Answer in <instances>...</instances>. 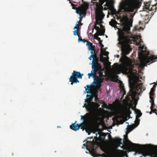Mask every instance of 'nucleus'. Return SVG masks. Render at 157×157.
I'll return each instance as SVG.
<instances>
[{
    "mask_svg": "<svg viewBox=\"0 0 157 157\" xmlns=\"http://www.w3.org/2000/svg\"><path fill=\"white\" fill-rule=\"evenodd\" d=\"M143 147H148V145L146 144V145H143Z\"/></svg>",
    "mask_w": 157,
    "mask_h": 157,
    "instance_id": "2f4dec72",
    "label": "nucleus"
},
{
    "mask_svg": "<svg viewBox=\"0 0 157 157\" xmlns=\"http://www.w3.org/2000/svg\"><path fill=\"white\" fill-rule=\"evenodd\" d=\"M149 155L150 157H157V154H152Z\"/></svg>",
    "mask_w": 157,
    "mask_h": 157,
    "instance_id": "5701e85b",
    "label": "nucleus"
},
{
    "mask_svg": "<svg viewBox=\"0 0 157 157\" xmlns=\"http://www.w3.org/2000/svg\"><path fill=\"white\" fill-rule=\"evenodd\" d=\"M155 113L157 115V113Z\"/></svg>",
    "mask_w": 157,
    "mask_h": 157,
    "instance_id": "864d4df0",
    "label": "nucleus"
},
{
    "mask_svg": "<svg viewBox=\"0 0 157 157\" xmlns=\"http://www.w3.org/2000/svg\"><path fill=\"white\" fill-rule=\"evenodd\" d=\"M86 45L87 47L88 48L91 46L90 44V43H87L86 44Z\"/></svg>",
    "mask_w": 157,
    "mask_h": 157,
    "instance_id": "a878e982",
    "label": "nucleus"
},
{
    "mask_svg": "<svg viewBox=\"0 0 157 157\" xmlns=\"http://www.w3.org/2000/svg\"><path fill=\"white\" fill-rule=\"evenodd\" d=\"M97 132V131H94L92 132V133H93V134H96V132Z\"/></svg>",
    "mask_w": 157,
    "mask_h": 157,
    "instance_id": "e433bc0d",
    "label": "nucleus"
},
{
    "mask_svg": "<svg viewBox=\"0 0 157 157\" xmlns=\"http://www.w3.org/2000/svg\"><path fill=\"white\" fill-rule=\"evenodd\" d=\"M141 53H139V57L141 63L145 64L150 63V61L157 59V57L152 56H149L147 53H144V51Z\"/></svg>",
    "mask_w": 157,
    "mask_h": 157,
    "instance_id": "39448f33",
    "label": "nucleus"
},
{
    "mask_svg": "<svg viewBox=\"0 0 157 157\" xmlns=\"http://www.w3.org/2000/svg\"><path fill=\"white\" fill-rule=\"evenodd\" d=\"M78 42L80 43L82 42V39H80L79 37H78Z\"/></svg>",
    "mask_w": 157,
    "mask_h": 157,
    "instance_id": "c85d7f7f",
    "label": "nucleus"
},
{
    "mask_svg": "<svg viewBox=\"0 0 157 157\" xmlns=\"http://www.w3.org/2000/svg\"><path fill=\"white\" fill-rule=\"evenodd\" d=\"M116 12H117V11L114 8H113L112 9V10H111V15L112 16H113L115 14Z\"/></svg>",
    "mask_w": 157,
    "mask_h": 157,
    "instance_id": "6ab92c4d",
    "label": "nucleus"
},
{
    "mask_svg": "<svg viewBox=\"0 0 157 157\" xmlns=\"http://www.w3.org/2000/svg\"><path fill=\"white\" fill-rule=\"evenodd\" d=\"M106 109H108V108H106Z\"/></svg>",
    "mask_w": 157,
    "mask_h": 157,
    "instance_id": "8fccbe9b",
    "label": "nucleus"
},
{
    "mask_svg": "<svg viewBox=\"0 0 157 157\" xmlns=\"http://www.w3.org/2000/svg\"><path fill=\"white\" fill-rule=\"evenodd\" d=\"M94 29H95L97 31L96 33L94 35V38L99 41H101L100 38L98 37V36L103 35L105 33V31L103 29L97 27L96 25H95Z\"/></svg>",
    "mask_w": 157,
    "mask_h": 157,
    "instance_id": "6e6552de",
    "label": "nucleus"
},
{
    "mask_svg": "<svg viewBox=\"0 0 157 157\" xmlns=\"http://www.w3.org/2000/svg\"><path fill=\"white\" fill-rule=\"evenodd\" d=\"M155 86H156V85L155 84H154V86H153V87H154V88L155 87Z\"/></svg>",
    "mask_w": 157,
    "mask_h": 157,
    "instance_id": "58836bf2",
    "label": "nucleus"
},
{
    "mask_svg": "<svg viewBox=\"0 0 157 157\" xmlns=\"http://www.w3.org/2000/svg\"><path fill=\"white\" fill-rule=\"evenodd\" d=\"M157 61V60H156V61Z\"/></svg>",
    "mask_w": 157,
    "mask_h": 157,
    "instance_id": "6e6d98bb",
    "label": "nucleus"
},
{
    "mask_svg": "<svg viewBox=\"0 0 157 157\" xmlns=\"http://www.w3.org/2000/svg\"><path fill=\"white\" fill-rule=\"evenodd\" d=\"M80 117H81V120H82V121H83V120H84V118H83V116L82 115H81L80 116Z\"/></svg>",
    "mask_w": 157,
    "mask_h": 157,
    "instance_id": "7c9ffc66",
    "label": "nucleus"
},
{
    "mask_svg": "<svg viewBox=\"0 0 157 157\" xmlns=\"http://www.w3.org/2000/svg\"><path fill=\"white\" fill-rule=\"evenodd\" d=\"M128 145L132 147L135 150V152L134 154V155H136L137 154L139 155H141L140 157H143V156L146 157L147 156H149V155L147 154H142L143 151L141 145L133 143L130 141H128Z\"/></svg>",
    "mask_w": 157,
    "mask_h": 157,
    "instance_id": "20e7f679",
    "label": "nucleus"
},
{
    "mask_svg": "<svg viewBox=\"0 0 157 157\" xmlns=\"http://www.w3.org/2000/svg\"><path fill=\"white\" fill-rule=\"evenodd\" d=\"M96 135L97 136L98 135H99L100 136V133L99 132H98L97 133L96 132Z\"/></svg>",
    "mask_w": 157,
    "mask_h": 157,
    "instance_id": "473e14b6",
    "label": "nucleus"
},
{
    "mask_svg": "<svg viewBox=\"0 0 157 157\" xmlns=\"http://www.w3.org/2000/svg\"><path fill=\"white\" fill-rule=\"evenodd\" d=\"M99 106V105H98V107H97V108H98Z\"/></svg>",
    "mask_w": 157,
    "mask_h": 157,
    "instance_id": "a18cd8bd",
    "label": "nucleus"
},
{
    "mask_svg": "<svg viewBox=\"0 0 157 157\" xmlns=\"http://www.w3.org/2000/svg\"><path fill=\"white\" fill-rule=\"evenodd\" d=\"M153 111H156V110L155 109H153V110H152Z\"/></svg>",
    "mask_w": 157,
    "mask_h": 157,
    "instance_id": "a19ab883",
    "label": "nucleus"
},
{
    "mask_svg": "<svg viewBox=\"0 0 157 157\" xmlns=\"http://www.w3.org/2000/svg\"><path fill=\"white\" fill-rule=\"evenodd\" d=\"M98 85V83L95 79V78H94V81L91 83V85H93L94 86H96Z\"/></svg>",
    "mask_w": 157,
    "mask_h": 157,
    "instance_id": "a211bd4d",
    "label": "nucleus"
},
{
    "mask_svg": "<svg viewBox=\"0 0 157 157\" xmlns=\"http://www.w3.org/2000/svg\"><path fill=\"white\" fill-rule=\"evenodd\" d=\"M75 12L76 13L79 14L80 15H81L82 14V13L80 11L76 10Z\"/></svg>",
    "mask_w": 157,
    "mask_h": 157,
    "instance_id": "4be33fe9",
    "label": "nucleus"
},
{
    "mask_svg": "<svg viewBox=\"0 0 157 157\" xmlns=\"http://www.w3.org/2000/svg\"><path fill=\"white\" fill-rule=\"evenodd\" d=\"M88 48L89 50L90 51H91L92 50V52H93V49L91 46Z\"/></svg>",
    "mask_w": 157,
    "mask_h": 157,
    "instance_id": "b1692460",
    "label": "nucleus"
},
{
    "mask_svg": "<svg viewBox=\"0 0 157 157\" xmlns=\"http://www.w3.org/2000/svg\"><path fill=\"white\" fill-rule=\"evenodd\" d=\"M108 54V53L106 51L105 49H102L101 52L100 61L102 62H107L109 60Z\"/></svg>",
    "mask_w": 157,
    "mask_h": 157,
    "instance_id": "1a4fd4ad",
    "label": "nucleus"
},
{
    "mask_svg": "<svg viewBox=\"0 0 157 157\" xmlns=\"http://www.w3.org/2000/svg\"><path fill=\"white\" fill-rule=\"evenodd\" d=\"M77 122V121H76L74 123H72L70 126V127L71 129L74 130L75 131H76L79 129L80 127L79 126L80 124H75Z\"/></svg>",
    "mask_w": 157,
    "mask_h": 157,
    "instance_id": "9b49d317",
    "label": "nucleus"
},
{
    "mask_svg": "<svg viewBox=\"0 0 157 157\" xmlns=\"http://www.w3.org/2000/svg\"><path fill=\"white\" fill-rule=\"evenodd\" d=\"M91 85H87L85 87V91L84 92V94L87 93L86 98L85 99V104L82 106L83 108H85L87 111L90 112V113H87L84 116L85 119L88 121H94L95 120L96 117L94 114V107L95 103L92 102L93 98L90 97V99L88 100L89 98L92 94L91 92L89 89Z\"/></svg>",
    "mask_w": 157,
    "mask_h": 157,
    "instance_id": "f257e3e1",
    "label": "nucleus"
},
{
    "mask_svg": "<svg viewBox=\"0 0 157 157\" xmlns=\"http://www.w3.org/2000/svg\"><path fill=\"white\" fill-rule=\"evenodd\" d=\"M153 107H154L153 106H151V107H150V109H151L152 110H153Z\"/></svg>",
    "mask_w": 157,
    "mask_h": 157,
    "instance_id": "c9c22d12",
    "label": "nucleus"
},
{
    "mask_svg": "<svg viewBox=\"0 0 157 157\" xmlns=\"http://www.w3.org/2000/svg\"><path fill=\"white\" fill-rule=\"evenodd\" d=\"M58 127L59 128H61V127L60 126H58Z\"/></svg>",
    "mask_w": 157,
    "mask_h": 157,
    "instance_id": "37998d69",
    "label": "nucleus"
},
{
    "mask_svg": "<svg viewBox=\"0 0 157 157\" xmlns=\"http://www.w3.org/2000/svg\"><path fill=\"white\" fill-rule=\"evenodd\" d=\"M153 6L151 5L149 3H146L145 4V6L144 7V11L148 12L149 11H151L153 10Z\"/></svg>",
    "mask_w": 157,
    "mask_h": 157,
    "instance_id": "ddd939ff",
    "label": "nucleus"
},
{
    "mask_svg": "<svg viewBox=\"0 0 157 157\" xmlns=\"http://www.w3.org/2000/svg\"><path fill=\"white\" fill-rule=\"evenodd\" d=\"M88 140V139H87L86 140H85V141H86V140Z\"/></svg>",
    "mask_w": 157,
    "mask_h": 157,
    "instance_id": "3c124183",
    "label": "nucleus"
},
{
    "mask_svg": "<svg viewBox=\"0 0 157 157\" xmlns=\"http://www.w3.org/2000/svg\"><path fill=\"white\" fill-rule=\"evenodd\" d=\"M94 96H95V99H94V101H97V99H98L97 97V96L95 95Z\"/></svg>",
    "mask_w": 157,
    "mask_h": 157,
    "instance_id": "c756f323",
    "label": "nucleus"
},
{
    "mask_svg": "<svg viewBox=\"0 0 157 157\" xmlns=\"http://www.w3.org/2000/svg\"><path fill=\"white\" fill-rule=\"evenodd\" d=\"M86 133H87L88 134V135H90L91 133V132H90V131L88 130H86Z\"/></svg>",
    "mask_w": 157,
    "mask_h": 157,
    "instance_id": "bb28decb",
    "label": "nucleus"
},
{
    "mask_svg": "<svg viewBox=\"0 0 157 157\" xmlns=\"http://www.w3.org/2000/svg\"><path fill=\"white\" fill-rule=\"evenodd\" d=\"M140 123V121L139 120H136V121L135 124L132 125L130 127H129V125H128L127 126L128 127L126 128V131H125L126 136L124 137V139L126 140H128V135L135 128L137 127L138 125Z\"/></svg>",
    "mask_w": 157,
    "mask_h": 157,
    "instance_id": "0eeeda50",
    "label": "nucleus"
},
{
    "mask_svg": "<svg viewBox=\"0 0 157 157\" xmlns=\"http://www.w3.org/2000/svg\"><path fill=\"white\" fill-rule=\"evenodd\" d=\"M126 123L127 124H128V122H126Z\"/></svg>",
    "mask_w": 157,
    "mask_h": 157,
    "instance_id": "c03bdc74",
    "label": "nucleus"
},
{
    "mask_svg": "<svg viewBox=\"0 0 157 157\" xmlns=\"http://www.w3.org/2000/svg\"><path fill=\"white\" fill-rule=\"evenodd\" d=\"M109 17V14H108L107 15V17L108 18Z\"/></svg>",
    "mask_w": 157,
    "mask_h": 157,
    "instance_id": "ea45409f",
    "label": "nucleus"
},
{
    "mask_svg": "<svg viewBox=\"0 0 157 157\" xmlns=\"http://www.w3.org/2000/svg\"><path fill=\"white\" fill-rule=\"evenodd\" d=\"M78 28L79 26H75L74 27L73 29L75 30L73 32L74 35L76 36L78 35Z\"/></svg>",
    "mask_w": 157,
    "mask_h": 157,
    "instance_id": "2eb2a0df",
    "label": "nucleus"
},
{
    "mask_svg": "<svg viewBox=\"0 0 157 157\" xmlns=\"http://www.w3.org/2000/svg\"><path fill=\"white\" fill-rule=\"evenodd\" d=\"M94 138L95 139L96 138V137L94 136Z\"/></svg>",
    "mask_w": 157,
    "mask_h": 157,
    "instance_id": "de8ad7c7",
    "label": "nucleus"
},
{
    "mask_svg": "<svg viewBox=\"0 0 157 157\" xmlns=\"http://www.w3.org/2000/svg\"><path fill=\"white\" fill-rule=\"evenodd\" d=\"M92 156L94 157H98L100 156L103 157V155H100L99 154H92Z\"/></svg>",
    "mask_w": 157,
    "mask_h": 157,
    "instance_id": "412c9836",
    "label": "nucleus"
},
{
    "mask_svg": "<svg viewBox=\"0 0 157 157\" xmlns=\"http://www.w3.org/2000/svg\"><path fill=\"white\" fill-rule=\"evenodd\" d=\"M98 0H91L92 2H96ZM100 6L98 7L96 11V21L98 22L101 21L105 16V15L102 12L103 7L102 6L105 0H99Z\"/></svg>",
    "mask_w": 157,
    "mask_h": 157,
    "instance_id": "7ed1b4c3",
    "label": "nucleus"
},
{
    "mask_svg": "<svg viewBox=\"0 0 157 157\" xmlns=\"http://www.w3.org/2000/svg\"><path fill=\"white\" fill-rule=\"evenodd\" d=\"M154 87H152L151 88V91L150 92V97H153V96H154Z\"/></svg>",
    "mask_w": 157,
    "mask_h": 157,
    "instance_id": "dca6fc26",
    "label": "nucleus"
},
{
    "mask_svg": "<svg viewBox=\"0 0 157 157\" xmlns=\"http://www.w3.org/2000/svg\"><path fill=\"white\" fill-rule=\"evenodd\" d=\"M86 152L87 153V154H91V152L89 150H88L87 149L86 151Z\"/></svg>",
    "mask_w": 157,
    "mask_h": 157,
    "instance_id": "393cba45",
    "label": "nucleus"
},
{
    "mask_svg": "<svg viewBox=\"0 0 157 157\" xmlns=\"http://www.w3.org/2000/svg\"><path fill=\"white\" fill-rule=\"evenodd\" d=\"M123 111V107L119 105L113 110V112L114 113V115H115L122 113Z\"/></svg>",
    "mask_w": 157,
    "mask_h": 157,
    "instance_id": "9d476101",
    "label": "nucleus"
},
{
    "mask_svg": "<svg viewBox=\"0 0 157 157\" xmlns=\"http://www.w3.org/2000/svg\"><path fill=\"white\" fill-rule=\"evenodd\" d=\"M136 37L137 39H138V37L137 36V37Z\"/></svg>",
    "mask_w": 157,
    "mask_h": 157,
    "instance_id": "09e8293b",
    "label": "nucleus"
},
{
    "mask_svg": "<svg viewBox=\"0 0 157 157\" xmlns=\"http://www.w3.org/2000/svg\"><path fill=\"white\" fill-rule=\"evenodd\" d=\"M82 42L84 43H85L87 42V40L85 39H82Z\"/></svg>",
    "mask_w": 157,
    "mask_h": 157,
    "instance_id": "cd10ccee",
    "label": "nucleus"
},
{
    "mask_svg": "<svg viewBox=\"0 0 157 157\" xmlns=\"http://www.w3.org/2000/svg\"><path fill=\"white\" fill-rule=\"evenodd\" d=\"M91 55L90 56L89 58V59L91 60H92V58H93V59L92 61V71H91V73L90 74L88 73V77L89 78H90L91 77H93L94 78L95 76L96 75V73L97 71V70L95 68V67L94 66V65L95 64V59L94 58V55L93 53V52H92V50L91 51H90Z\"/></svg>",
    "mask_w": 157,
    "mask_h": 157,
    "instance_id": "423d86ee",
    "label": "nucleus"
},
{
    "mask_svg": "<svg viewBox=\"0 0 157 157\" xmlns=\"http://www.w3.org/2000/svg\"><path fill=\"white\" fill-rule=\"evenodd\" d=\"M78 21H77L76 23V25H75V26H79L78 25Z\"/></svg>",
    "mask_w": 157,
    "mask_h": 157,
    "instance_id": "72a5a7b5",
    "label": "nucleus"
},
{
    "mask_svg": "<svg viewBox=\"0 0 157 157\" xmlns=\"http://www.w3.org/2000/svg\"><path fill=\"white\" fill-rule=\"evenodd\" d=\"M97 5H98V2H97Z\"/></svg>",
    "mask_w": 157,
    "mask_h": 157,
    "instance_id": "49530a36",
    "label": "nucleus"
},
{
    "mask_svg": "<svg viewBox=\"0 0 157 157\" xmlns=\"http://www.w3.org/2000/svg\"><path fill=\"white\" fill-rule=\"evenodd\" d=\"M150 102L151 104V106H153L155 105V104L154 103V100L153 99V97H150Z\"/></svg>",
    "mask_w": 157,
    "mask_h": 157,
    "instance_id": "f3484780",
    "label": "nucleus"
},
{
    "mask_svg": "<svg viewBox=\"0 0 157 157\" xmlns=\"http://www.w3.org/2000/svg\"><path fill=\"white\" fill-rule=\"evenodd\" d=\"M85 146H86L85 144H83V145H82V147H83V148H85Z\"/></svg>",
    "mask_w": 157,
    "mask_h": 157,
    "instance_id": "f704fd0d",
    "label": "nucleus"
},
{
    "mask_svg": "<svg viewBox=\"0 0 157 157\" xmlns=\"http://www.w3.org/2000/svg\"><path fill=\"white\" fill-rule=\"evenodd\" d=\"M74 75H76V78H79L82 79V76L84 75L83 74H81L80 72H75Z\"/></svg>",
    "mask_w": 157,
    "mask_h": 157,
    "instance_id": "4468645a",
    "label": "nucleus"
},
{
    "mask_svg": "<svg viewBox=\"0 0 157 157\" xmlns=\"http://www.w3.org/2000/svg\"><path fill=\"white\" fill-rule=\"evenodd\" d=\"M116 56L117 58H119V55H116Z\"/></svg>",
    "mask_w": 157,
    "mask_h": 157,
    "instance_id": "4c0bfd02",
    "label": "nucleus"
},
{
    "mask_svg": "<svg viewBox=\"0 0 157 157\" xmlns=\"http://www.w3.org/2000/svg\"><path fill=\"white\" fill-rule=\"evenodd\" d=\"M152 113V112L151 111L150 112V114H151Z\"/></svg>",
    "mask_w": 157,
    "mask_h": 157,
    "instance_id": "79ce46f5",
    "label": "nucleus"
},
{
    "mask_svg": "<svg viewBox=\"0 0 157 157\" xmlns=\"http://www.w3.org/2000/svg\"><path fill=\"white\" fill-rule=\"evenodd\" d=\"M143 47V48H142V49H144V48H143V47Z\"/></svg>",
    "mask_w": 157,
    "mask_h": 157,
    "instance_id": "603ef678",
    "label": "nucleus"
},
{
    "mask_svg": "<svg viewBox=\"0 0 157 157\" xmlns=\"http://www.w3.org/2000/svg\"><path fill=\"white\" fill-rule=\"evenodd\" d=\"M136 113L137 115V116L138 117H140L142 115V113L140 111H137V112H136Z\"/></svg>",
    "mask_w": 157,
    "mask_h": 157,
    "instance_id": "aec40b11",
    "label": "nucleus"
},
{
    "mask_svg": "<svg viewBox=\"0 0 157 157\" xmlns=\"http://www.w3.org/2000/svg\"><path fill=\"white\" fill-rule=\"evenodd\" d=\"M75 72H77V71H73V73H72V75L70 76V78H69V82H71V85H73L75 83H76L77 82L79 83V80L78 79V78H76V81H73L74 75Z\"/></svg>",
    "mask_w": 157,
    "mask_h": 157,
    "instance_id": "f8f14e48",
    "label": "nucleus"
},
{
    "mask_svg": "<svg viewBox=\"0 0 157 157\" xmlns=\"http://www.w3.org/2000/svg\"><path fill=\"white\" fill-rule=\"evenodd\" d=\"M130 79L132 82H129L130 95L134 99L137 94H140V93L142 89L143 85L139 83V77L137 75L131 73Z\"/></svg>",
    "mask_w": 157,
    "mask_h": 157,
    "instance_id": "f03ea898",
    "label": "nucleus"
},
{
    "mask_svg": "<svg viewBox=\"0 0 157 157\" xmlns=\"http://www.w3.org/2000/svg\"><path fill=\"white\" fill-rule=\"evenodd\" d=\"M156 83H157V81H156Z\"/></svg>",
    "mask_w": 157,
    "mask_h": 157,
    "instance_id": "5fc2aeb1",
    "label": "nucleus"
}]
</instances>
